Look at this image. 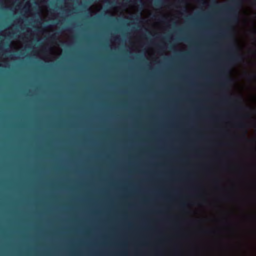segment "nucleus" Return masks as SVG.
I'll return each instance as SVG.
<instances>
[{"label": "nucleus", "mask_w": 256, "mask_h": 256, "mask_svg": "<svg viewBox=\"0 0 256 256\" xmlns=\"http://www.w3.org/2000/svg\"><path fill=\"white\" fill-rule=\"evenodd\" d=\"M241 0H232V6H223L220 8L228 10L230 12V18L232 20L236 22L238 20V12L236 8L240 6Z\"/></svg>", "instance_id": "1"}, {"label": "nucleus", "mask_w": 256, "mask_h": 256, "mask_svg": "<svg viewBox=\"0 0 256 256\" xmlns=\"http://www.w3.org/2000/svg\"><path fill=\"white\" fill-rule=\"evenodd\" d=\"M230 50L232 52L228 56L227 66L233 65L243 60V56L236 51L234 46H230Z\"/></svg>", "instance_id": "2"}, {"label": "nucleus", "mask_w": 256, "mask_h": 256, "mask_svg": "<svg viewBox=\"0 0 256 256\" xmlns=\"http://www.w3.org/2000/svg\"><path fill=\"white\" fill-rule=\"evenodd\" d=\"M222 78V82L220 84L222 86H226L227 84H230L232 82L231 78L224 74H223Z\"/></svg>", "instance_id": "3"}, {"label": "nucleus", "mask_w": 256, "mask_h": 256, "mask_svg": "<svg viewBox=\"0 0 256 256\" xmlns=\"http://www.w3.org/2000/svg\"><path fill=\"white\" fill-rule=\"evenodd\" d=\"M246 78L249 80L256 78V74H250L246 73Z\"/></svg>", "instance_id": "4"}, {"label": "nucleus", "mask_w": 256, "mask_h": 256, "mask_svg": "<svg viewBox=\"0 0 256 256\" xmlns=\"http://www.w3.org/2000/svg\"><path fill=\"white\" fill-rule=\"evenodd\" d=\"M162 0H156L154 2V5L156 6H158L160 4H162Z\"/></svg>", "instance_id": "5"}, {"label": "nucleus", "mask_w": 256, "mask_h": 256, "mask_svg": "<svg viewBox=\"0 0 256 256\" xmlns=\"http://www.w3.org/2000/svg\"><path fill=\"white\" fill-rule=\"evenodd\" d=\"M50 38L52 40H55L56 38V34H51L50 36Z\"/></svg>", "instance_id": "6"}, {"label": "nucleus", "mask_w": 256, "mask_h": 256, "mask_svg": "<svg viewBox=\"0 0 256 256\" xmlns=\"http://www.w3.org/2000/svg\"><path fill=\"white\" fill-rule=\"evenodd\" d=\"M238 126L239 128H246V124L243 123H240V124H238Z\"/></svg>", "instance_id": "7"}, {"label": "nucleus", "mask_w": 256, "mask_h": 256, "mask_svg": "<svg viewBox=\"0 0 256 256\" xmlns=\"http://www.w3.org/2000/svg\"><path fill=\"white\" fill-rule=\"evenodd\" d=\"M213 6L216 8H220V6L218 4V2L216 1L214 2Z\"/></svg>", "instance_id": "8"}, {"label": "nucleus", "mask_w": 256, "mask_h": 256, "mask_svg": "<svg viewBox=\"0 0 256 256\" xmlns=\"http://www.w3.org/2000/svg\"><path fill=\"white\" fill-rule=\"evenodd\" d=\"M230 98L229 97H228L227 96H224V101H228V100H230Z\"/></svg>", "instance_id": "9"}, {"label": "nucleus", "mask_w": 256, "mask_h": 256, "mask_svg": "<svg viewBox=\"0 0 256 256\" xmlns=\"http://www.w3.org/2000/svg\"><path fill=\"white\" fill-rule=\"evenodd\" d=\"M253 32V34H256V31H254H254H253V32Z\"/></svg>", "instance_id": "10"}, {"label": "nucleus", "mask_w": 256, "mask_h": 256, "mask_svg": "<svg viewBox=\"0 0 256 256\" xmlns=\"http://www.w3.org/2000/svg\"><path fill=\"white\" fill-rule=\"evenodd\" d=\"M227 69H228V68H227V66H226V67H225V70H227Z\"/></svg>", "instance_id": "11"}, {"label": "nucleus", "mask_w": 256, "mask_h": 256, "mask_svg": "<svg viewBox=\"0 0 256 256\" xmlns=\"http://www.w3.org/2000/svg\"><path fill=\"white\" fill-rule=\"evenodd\" d=\"M208 232H213V231L210 230V231H208Z\"/></svg>", "instance_id": "12"}]
</instances>
